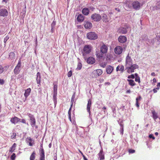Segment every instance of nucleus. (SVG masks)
Here are the masks:
<instances>
[{
    "label": "nucleus",
    "mask_w": 160,
    "mask_h": 160,
    "mask_svg": "<svg viewBox=\"0 0 160 160\" xmlns=\"http://www.w3.org/2000/svg\"><path fill=\"white\" fill-rule=\"evenodd\" d=\"M20 71V69L16 67L14 70V72L15 74H17Z\"/></svg>",
    "instance_id": "e433bc0d"
},
{
    "label": "nucleus",
    "mask_w": 160,
    "mask_h": 160,
    "mask_svg": "<svg viewBox=\"0 0 160 160\" xmlns=\"http://www.w3.org/2000/svg\"><path fill=\"white\" fill-rule=\"evenodd\" d=\"M35 152H33L31 155L30 157V160H34L35 158Z\"/></svg>",
    "instance_id": "7c9ffc66"
},
{
    "label": "nucleus",
    "mask_w": 160,
    "mask_h": 160,
    "mask_svg": "<svg viewBox=\"0 0 160 160\" xmlns=\"http://www.w3.org/2000/svg\"><path fill=\"white\" fill-rule=\"evenodd\" d=\"M40 157H45V152L43 148H42L41 151H40Z\"/></svg>",
    "instance_id": "72a5a7b5"
},
{
    "label": "nucleus",
    "mask_w": 160,
    "mask_h": 160,
    "mask_svg": "<svg viewBox=\"0 0 160 160\" xmlns=\"http://www.w3.org/2000/svg\"><path fill=\"white\" fill-rule=\"evenodd\" d=\"M141 99V97L140 96H139L136 98V107L138 108L139 107V105L138 102V101L140 100Z\"/></svg>",
    "instance_id": "bb28decb"
},
{
    "label": "nucleus",
    "mask_w": 160,
    "mask_h": 160,
    "mask_svg": "<svg viewBox=\"0 0 160 160\" xmlns=\"http://www.w3.org/2000/svg\"><path fill=\"white\" fill-rule=\"evenodd\" d=\"M138 68V66L136 64H133L126 67L127 72L128 73H131L134 72L135 69Z\"/></svg>",
    "instance_id": "f03ea898"
},
{
    "label": "nucleus",
    "mask_w": 160,
    "mask_h": 160,
    "mask_svg": "<svg viewBox=\"0 0 160 160\" xmlns=\"http://www.w3.org/2000/svg\"><path fill=\"white\" fill-rule=\"evenodd\" d=\"M35 42L36 45H37L38 43V39L37 36H36V39H35Z\"/></svg>",
    "instance_id": "680f3d73"
},
{
    "label": "nucleus",
    "mask_w": 160,
    "mask_h": 160,
    "mask_svg": "<svg viewBox=\"0 0 160 160\" xmlns=\"http://www.w3.org/2000/svg\"><path fill=\"white\" fill-rule=\"evenodd\" d=\"M128 78L129 79L132 78L134 79L135 78L133 74H132L130 76H128Z\"/></svg>",
    "instance_id": "603ef678"
},
{
    "label": "nucleus",
    "mask_w": 160,
    "mask_h": 160,
    "mask_svg": "<svg viewBox=\"0 0 160 160\" xmlns=\"http://www.w3.org/2000/svg\"><path fill=\"white\" fill-rule=\"evenodd\" d=\"M92 105V100L91 99H89L88 101V103L87 105V110L89 114H90V108Z\"/></svg>",
    "instance_id": "6ab92c4d"
},
{
    "label": "nucleus",
    "mask_w": 160,
    "mask_h": 160,
    "mask_svg": "<svg viewBox=\"0 0 160 160\" xmlns=\"http://www.w3.org/2000/svg\"><path fill=\"white\" fill-rule=\"evenodd\" d=\"M127 38L124 36H120L118 38V41L122 43H124L127 41Z\"/></svg>",
    "instance_id": "dca6fc26"
},
{
    "label": "nucleus",
    "mask_w": 160,
    "mask_h": 160,
    "mask_svg": "<svg viewBox=\"0 0 160 160\" xmlns=\"http://www.w3.org/2000/svg\"><path fill=\"white\" fill-rule=\"evenodd\" d=\"M101 17V19L104 22L107 23L109 22L110 19L106 14H102V15Z\"/></svg>",
    "instance_id": "4468645a"
},
{
    "label": "nucleus",
    "mask_w": 160,
    "mask_h": 160,
    "mask_svg": "<svg viewBox=\"0 0 160 160\" xmlns=\"http://www.w3.org/2000/svg\"><path fill=\"white\" fill-rule=\"evenodd\" d=\"M39 160H45V157H40Z\"/></svg>",
    "instance_id": "052dcab7"
},
{
    "label": "nucleus",
    "mask_w": 160,
    "mask_h": 160,
    "mask_svg": "<svg viewBox=\"0 0 160 160\" xmlns=\"http://www.w3.org/2000/svg\"><path fill=\"white\" fill-rule=\"evenodd\" d=\"M121 127H122V130L120 131L121 133L122 134V135H123V126L122 124H121L120 125Z\"/></svg>",
    "instance_id": "09e8293b"
},
{
    "label": "nucleus",
    "mask_w": 160,
    "mask_h": 160,
    "mask_svg": "<svg viewBox=\"0 0 160 160\" xmlns=\"http://www.w3.org/2000/svg\"><path fill=\"white\" fill-rule=\"evenodd\" d=\"M36 80H37V84H40V83H41V77H37Z\"/></svg>",
    "instance_id": "ea45409f"
},
{
    "label": "nucleus",
    "mask_w": 160,
    "mask_h": 160,
    "mask_svg": "<svg viewBox=\"0 0 160 160\" xmlns=\"http://www.w3.org/2000/svg\"><path fill=\"white\" fill-rule=\"evenodd\" d=\"M96 72L98 76L101 75L102 73V71L101 69H100L97 70Z\"/></svg>",
    "instance_id": "f704fd0d"
},
{
    "label": "nucleus",
    "mask_w": 160,
    "mask_h": 160,
    "mask_svg": "<svg viewBox=\"0 0 160 160\" xmlns=\"http://www.w3.org/2000/svg\"><path fill=\"white\" fill-rule=\"evenodd\" d=\"M132 3L131 1H127L125 4L126 6L128 8H130L132 7Z\"/></svg>",
    "instance_id": "cd10ccee"
},
{
    "label": "nucleus",
    "mask_w": 160,
    "mask_h": 160,
    "mask_svg": "<svg viewBox=\"0 0 160 160\" xmlns=\"http://www.w3.org/2000/svg\"><path fill=\"white\" fill-rule=\"evenodd\" d=\"M82 67V65L81 63H78V64L77 67L76 68V69L77 70H80Z\"/></svg>",
    "instance_id": "58836bf2"
},
{
    "label": "nucleus",
    "mask_w": 160,
    "mask_h": 160,
    "mask_svg": "<svg viewBox=\"0 0 160 160\" xmlns=\"http://www.w3.org/2000/svg\"><path fill=\"white\" fill-rule=\"evenodd\" d=\"M4 83V81L3 80L0 79V84L3 85Z\"/></svg>",
    "instance_id": "864d4df0"
},
{
    "label": "nucleus",
    "mask_w": 160,
    "mask_h": 160,
    "mask_svg": "<svg viewBox=\"0 0 160 160\" xmlns=\"http://www.w3.org/2000/svg\"><path fill=\"white\" fill-rule=\"evenodd\" d=\"M95 62L94 58L92 57H90L87 59V62L90 64H93Z\"/></svg>",
    "instance_id": "aec40b11"
},
{
    "label": "nucleus",
    "mask_w": 160,
    "mask_h": 160,
    "mask_svg": "<svg viewBox=\"0 0 160 160\" xmlns=\"http://www.w3.org/2000/svg\"><path fill=\"white\" fill-rule=\"evenodd\" d=\"M128 28L129 26L128 25H125L124 27H121L119 28L118 30V32L122 34H126L127 32V29Z\"/></svg>",
    "instance_id": "423d86ee"
},
{
    "label": "nucleus",
    "mask_w": 160,
    "mask_h": 160,
    "mask_svg": "<svg viewBox=\"0 0 160 160\" xmlns=\"http://www.w3.org/2000/svg\"><path fill=\"white\" fill-rule=\"evenodd\" d=\"M124 68L123 65H121L120 66V71L122 72L124 71Z\"/></svg>",
    "instance_id": "a19ab883"
},
{
    "label": "nucleus",
    "mask_w": 160,
    "mask_h": 160,
    "mask_svg": "<svg viewBox=\"0 0 160 160\" xmlns=\"http://www.w3.org/2000/svg\"><path fill=\"white\" fill-rule=\"evenodd\" d=\"M123 51L122 48L120 46H117L114 49V51L115 53L118 55H119L122 53Z\"/></svg>",
    "instance_id": "0eeeda50"
},
{
    "label": "nucleus",
    "mask_w": 160,
    "mask_h": 160,
    "mask_svg": "<svg viewBox=\"0 0 160 160\" xmlns=\"http://www.w3.org/2000/svg\"><path fill=\"white\" fill-rule=\"evenodd\" d=\"M16 147V144L15 143H14L12 146L10 148L9 151L10 152H13L15 150V148Z\"/></svg>",
    "instance_id": "c756f323"
},
{
    "label": "nucleus",
    "mask_w": 160,
    "mask_h": 160,
    "mask_svg": "<svg viewBox=\"0 0 160 160\" xmlns=\"http://www.w3.org/2000/svg\"><path fill=\"white\" fill-rule=\"evenodd\" d=\"M128 81L129 82V84L131 86H134L136 84L133 80L132 79H128Z\"/></svg>",
    "instance_id": "393cba45"
},
{
    "label": "nucleus",
    "mask_w": 160,
    "mask_h": 160,
    "mask_svg": "<svg viewBox=\"0 0 160 160\" xmlns=\"http://www.w3.org/2000/svg\"><path fill=\"white\" fill-rule=\"evenodd\" d=\"M149 137L150 138H152L153 139H154L155 138V137L153 136L152 134L149 135Z\"/></svg>",
    "instance_id": "6e6d98bb"
},
{
    "label": "nucleus",
    "mask_w": 160,
    "mask_h": 160,
    "mask_svg": "<svg viewBox=\"0 0 160 160\" xmlns=\"http://www.w3.org/2000/svg\"><path fill=\"white\" fill-rule=\"evenodd\" d=\"M8 15V10L5 8L0 9V16L3 17L7 16Z\"/></svg>",
    "instance_id": "9b49d317"
},
{
    "label": "nucleus",
    "mask_w": 160,
    "mask_h": 160,
    "mask_svg": "<svg viewBox=\"0 0 160 160\" xmlns=\"http://www.w3.org/2000/svg\"><path fill=\"white\" fill-rule=\"evenodd\" d=\"M120 66H119V65H118L116 68V71L118 72V71H120Z\"/></svg>",
    "instance_id": "4d7b16f0"
},
{
    "label": "nucleus",
    "mask_w": 160,
    "mask_h": 160,
    "mask_svg": "<svg viewBox=\"0 0 160 160\" xmlns=\"http://www.w3.org/2000/svg\"><path fill=\"white\" fill-rule=\"evenodd\" d=\"M26 142L30 146H32L34 144V140L30 137H28L26 138Z\"/></svg>",
    "instance_id": "1a4fd4ad"
},
{
    "label": "nucleus",
    "mask_w": 160,
    "mask_h": 160,
    "mask_svg": "<svg viewBox=\"0 0 160 160\" xmlns=\"http://www.w3.org/2000/svg\"><path fill=\"white\" fill-rule=\"evenodd\" d=\"M84 27L87 29H90L92 28V23L89 21L84 22Z\"/></svg>",
    "instance_id": "2eb2a0df"
},
{
    "label": "nucleus",
    "mask_w": 160,
    "mask_h": 160,
    "mask_svg": "<svg viewBox=\"0 0 160 160\" xmlns=\"http://www.w3.org/2000/svg\"><path fill=\"white\" fill-rule=\"evenodd\" d=\"M72 104L71 105V107L69 108V111H68V118L69 120L71 122H72V119H71V111L72 109Z\"/></svg>",
    "instance_id": "a878e982"
},
{
    "label": "nucleus",
    "mask_w": 160,
    "mask_h": 160,
    "mask_svg": "<svg viewBox=\"0 0 160 160\" xmlns=\"http://www.w3.org/2000/svg\"><path fill=\"white\" fill-rule=\"evenodd\" d=\"M57 93H56V94L55 93H53V100L54 102V104L55 105V107H56V105L57 103Z\"/></svg>",
    "instance_id": "c85d7f7f"
},
{
    "label": "nucleus",
    "mask_w": 160,
    "mask_h": 160,
    "mask_svg": "<svg viewBox=\"0 0 160 160\" xmlns=\"http://www.w3.org/2000/svg\"><path fill=\"white\" fill-rule=\"evenodd\" d=\"M56 22L55 21H53L51 24V31L52 32H53V31L54 29V26L56 25Z\"/></svg>",
    "instance_id": "473e14b6"
},
{
    "label": "nucleus",
    "mask_w": 160,
    "mask_h": 160,
    "mask_svg": "<svg viewBox=\"0 0 160 160\" xmlns=\"http://www.w3.org/2000/svg\"><path fill=\"white\" fill-rule=\"evenodd\" d=\"M131 92V91L130 90H128L127 91L126 93H130Z\"/></svg>",
    "instance_id": "69168bd1"
},
{
    "label": "nucleus",
    "mask_w": 160,
    "mask_h": 160,
    "mask_svg": "<svg viewBox=\"0 0 160 160\" xmlns=\"http://www.w3.org/2000/svg\"><path fill=\"white\" fill-rule=\"evenodd\" d=\"M95 54L98 58L101 59L103 57L104 53L100 50V51H96Z\"/></svg>",
    "instance_id": "f3484780"
},
{
    "label": "nucleus",
    "mask_w": 160,
    "mask_h": 160,
    "mask_svg": "<svg viewBox=\"0 0 160 160\" xmlns=\"http://www.w3.org/2000/svg\"><path fill=\"white\" fill-rule=\"evenodd\" d=\"M106 63L104 62L100 64V66L104 68L106 66Z\"/></svg>",
    "instance_id": "de8ad7c7"
},
{
    "label": "nucleus",
    "mask_w": 160,
    "mask_h": 160,
    "mask_svg": "<svg viewBox=\"0 0 160 160\" xmlns=\"http://www.w3.org/2000/svg\"><path fill=\"white\" fill-rule=\"evenodd\" d=\"M28 115L29 118L30 124L32 127H34L36 125V122L33 116L31 113H28Z\"/></svg>",
    "instance_id": "20e7f679"
},
{
    "label": "nucleus",
    "mask_w": 160,
    "mask_h": 160,
    "mask_svg": "<svg viewBox=\"0 0 160 160\" xmlns=\"http://www.w3.org/2000/svg\"><path fill=\"white\" fill-rule=\"evenodd\" d=\"M101 15L96 13L92 14L91 16L92 19L96 22H98L100 21L101 19Z\"/></svg>",
    "instance_id": "7ed1b4c3"
},
{
    "label": "nucleus",
    "mask_w": 160,
    "mask_h": 160,
    "mask_svg": "<svg viewBox=\"0 0 160 160\" xmlns=\"http://www.w3.org/2000/svg\"><path fill=\"white\" fill-rule=\"evenodd\" d=\"M58 85L57 84H53V93H57Z\"/></svg>",
    "instance_id": "c9c22d12"
},
{
    "label": "nucleus",
    "mask_w": 160,
    "mask_h": 160,
    "mask_svg": "<svg viewBox=\"0 0 160 160\" xmlns=\"http://www.w3.org/2000/svg\"><path fill=\"white\" fill-rule=\"evenodd\" d=\"M22 123H24V124H26V121L25 119H22L20 120V121Z\"/></svg>",
    "instance_id": "5fc2aeb1"
},
{
    "label": "nucleus",
    "mask_w": 160,
    "mask_h": 160,
    "mask_svg": "<svg viewBox=\"0 0 160 160\" xmlns=\"http://www.w3.org/2000/svg\"><path fill=\"white\" fill-rule=\"evenodd\" d=\"M113 70V68L111 65H108L106 67V71L108 74H111Z\"/></svg>",
    "instance_id": "a211bd4d"
},
{
    "label": "nucleus",
    "mask_w": 160,
    "mask_h": 160,
    "mask_svg": "<svg viewBox=\"0 0 160 160\" xmlns=\"http://www.w3.org/2000/svg\"><path fill=\"white\" fill-rule=\"evenodd\" d=\"M42 144H41V145H40V151H41V149L42 148H43V147H42Z\"/></svg>",
    "instance_id": "e2e57ef3"
},
{
    "label": "nucleus",
    "mask_w": 160,
    "mask_h": 160,
    "mask_svg": "<svg viewBox=\"0 0 160 160\" xmlns=\"http://www.w3.org/2000/svg\"><path fill=\"white\" fill-rule=\"evenodd\" d=\"M151 75L152 76H155V73L154 72H152L151 73Z\"/></svg>",
    "instance_id": "338daca9"
},
{
    "label": "nucleus",
    "mask_w": 160,
    "mask_h": 160,
    "mask_svg": "<svg viewBox=\"0 0 160 160\" xmlns=\"http://www.w3.org/2000/svg\"><path fill=\"white\" fill-rule=\"evenodd\" d=\"M41 75L40 72H38L37 74V77H41Z\"/></svg>",
    "instance_id": "13d9d810"
},
{
    "label": "nucleus",
    "mask_w": 160,
    "mask_h": 160,
    "mask_svg": "<svg viewBox=\"0 0 160 160\" xmlns=\"http://www.w3.org/2000/svg\"><path fill=\"white\" fill-rule=\"evenodd\" d=\"M100 160H102L104 159V156L103 154V151L102 149L100 152L98 154Z\"/></svg>",
    "instance_id": "b1692460"
},
{
    "label": "nucleus",
    "mask_w": 160,
    "mask_h": 160,
    "mask_svg": "<svg viewBox=\"0 0 160 160\" xmlns=\"http://www.w3.org/2000/svg\"><path fill=\"white\" fill-rule=\"evenodd\" d=\"M15 57V54L13 52H11L10 53L9 58L11 59H13Z\"/></svg>",
    "instance_id": "2f4dec72"
},
{
    "label": "nucleus",
    "mask_w": 160,
    "mask_h": 160,
    "mask_svg": "<svg viewBox=\"0 0 160 160\" xmlns=\"http://www.w3.org/2000/svg\"><path fill=\"white\" fill-rule=\"evenodd\" d=\"M84 20V17L81 14H79L77 18V20L79 22H82Z\"/></svg>",
    "instance_id": "412c9836"
},
{
    "label": "nucleus",
    "mask_w": 160,
    "mask_h": 160,
    "mask_svg": "<svg viewBox=\"0 0 160 160\" xmlns=\"http://www.w3.org/2000/svg\"><path fill=\"white\" fill-rule=\"evenodd\" d=\"M78 151L81 154V155H82V157H83V156H85L84 155H83V153H82V151H81L80 149H78Z\"/></svg>",
    "instance_id": "bf43d9fd"
},
{
    "label": "nucleus",
    "mask_w": 160,
    "mask_h": 160,
    "mask_svg": "<svg viewBox=\"0 0 160 160\" xmlns=\"http://www.w3.org/2000/svg\"><path fill=\"white\" fill-rule=\"evenodd\" d=\"M87 38L89 39L94 40L97 38L98 36L94 32H90L88 33L87 35Z\"/></svg>",
    "instance_id": "39448f33"
},
{
    "label": "nucleus",
    "mask_w": 160,
    "mask_h": 160,
    "mask_svg": "<svg viewBox=\"0 0 160 160\" xmlns=\"http://www.w3.org/2000/svg\"><path fill=\"white\" fill-rule=\"evenodd\" d=\"M153 117L154 119H156L158 118L157 114L154 111L152 112Z\"/></svg>",
    "instance_id": "4c0bfd02"
},
{
    "label": "nucleus",
    "mask_w": 160,
    "mask_h": 160,
    "mask_svg": "<svg viewBox=\"0 0 160 160\" xmlns=\"http://www.w3.org/2000/svg\"><path fill=\"white\" fill-rule=\"evenodd\" d=\"M153 91L154 93L157 92V90L155 88L153 89Z\"/></svg>",
    "instance_id": "0e129e2a"
},
{
    "label": "nucleus",
    "mask_w": 160,
    "mask_h": 160,
    "mask_svg": "<svg viewBox=\"0 0 160 160\" xmlns=\"http://www.w3.org/2000/svg\"><path fill=\"white\" fill-rule=\"evenodd\" d=\"M132 60L130 57L128 55L126 58V67L130 66L132 65Z\"/></svg>",
    "instance_id": "6e6552de"
},
{
    "label": "nucleus",
    "mask_w": 160,
    "mask_h": 160,
    "mask_svg": "<svg viewBox=\"0 0 160 160\" xmlns=\"http://www.w3.org/2000/svg\"><path fill=\"white\" fill-rule=\"evenodd\" d=\"M132 5L133 8L135 9H138L140 7V3L138 1L133 2L132 3Z\"/></svg>",
    "instance_id": "ddd939ff"
},
{
    "label": "nucleus",
    "mask_w": 160,
    "mask_h": 160,
    "mask_svg": "<svg viewBox=\"0 0 160 160\" xmlns=\"http://www.w3.org/2000/svg\"><path fill=\"white\" fill-rule=\"evenodd\" d=\"M31 91V89L30 88L27 89L25 90V92L24 93V96L26 98H27V97L29 95Z\"/></svg>",
    "instance_id": "5701e85b"
},
{
    "label": "nucleus",
    "mask_w": 160,
    "mask_h": 160,
    "mask_svg": "<svg viewBox=\"0 0 160 160\" xmlns=\"http://www.w3.org/2000/svg\"><path fill=\"white\" fill-rule=\"evenodd\" d=\"M72 75V71H70L68 73V77H71Z\"/></svg>",
    "instance_id": "8fccbe9b"
},
{
    "label": "nucleus",
    "mask_w": 160,
    "mask_h": 160,
    "mask_svg": "<svg viewBox=\"0 0 160 160\" xmlns=\"http://www.w3.org/2000/svg\"><path fill=\"white\" fill-rule=\"evenodd\" d=\"M4 71V68L0 64V74L2 73Z\"/></svg>",
    "instance_id": "c03bdc74"
},
{
    "label": "nucleus",
    "mask_w": 160,
    "mask_h": 160,
    "mask_svg": "<svg viewBox=\"0 0 160 160\" xmlns=\"http://www.w3.org/2000/svg\"><path fill=\"white\" fill-rule=\"evenodd\" d=\"M16 133L13 132L12 133V135L11 136V138L12 139H14L16 138Z\"/></svg>",
    "instance_id": "49530a36"
},
{
    "label": "nucleus",
    "mask_w": 160,
    "mask_h": 160,
    "mask_svg": "<svg viewBox=\"0 0 160 160\" xmlns=\"http://www.w3.org/2000/svg\"><path fill=\"white\" fill-rule=\"evenodd\" d=\"M83 158L84 160H88L87 158L85 157V156H83Z\"/></svg>",
    "instance_id": "774afa93"
},
{
    "label": "nucleus",
    "mask_w": 160,
    "mask_h": 160,
    "mask_svg": "<svg viewBox=\"0 0 160 160\" xmlns=\"http://www.w3.org/2000/svg\"><path fill=\"white\" fill-rule=\"evenodd\" d=\"M100 50L102 53H103L104 54H106L108 52V47L107 45L103 43L100 48Z\"/></svg>",
    "instance_id": "9d476101"
},
{
    "label": "nucleus",
    "mask_w": 160,
    "mask_h": 160,
    "mask_svg": "<svg viewBox=\"0 0 160 160\" xmlns=\"http://www.w3.org/2000/svg\"><path fill=\"white\" fill-rule=\"evenodd\" d=\"M128 152L130 153H132L135 152V150L132 149H129L128 150Z\"/></svg>",
    "instance_id": "3c124183"
},
{
    "label": "nucleus",
    "mask_w": 160,
    "mask_h": 160,
    "mask_svg": "<svg viewBox=\"0 0 160 160\" xmlns=\"http://www.w3.org/2000/svg\"><path fill=\"white\" fill-rule=\"evenodd\" d=\"M135 81L136 82H138L139 83H140L141 82L140 78L139 76L136 77Z\"/></svg>",
    "instance_id": "79ce46f5"
},
{
    "label": "nucleus",
    "mask_w": 160,
    "mask_h": 160,
    "mask_svg": "<svg viewBox=\"0 0 160 160\" xmlns=\"http://www.w3.org/2000/svg\"><path fill=\"white\" fill-rule=\"evenodd\" d=\"M89 12V9L87 8H84L82 9V13L85 15H88Z\"/></svg>",
    "instance_id": "4be33fe9"
},
{
    "label": "nucleus",
    "mask_w": 160,
    "mask_h": 160,
    "mask_svg": "<svg viewBox=\"0 0 160 160\" xmlns=\"http://www.w3.org/2000/svg\"><path fill=\"white\" fill-rule=\"evenodd\" d=\"M21 60H19L18 61V63L16 67L20 69V68L21 67Z\"/></svg>",
    "instance_id": "37998d69"
},
{
    "label": "nucleus",
    "mask_w": 160,
    "mask_h": 160,
    "mask_svg": "<svg viewBox=\"0 0 160 160\" xmlns=\"http://www.w3.org/2000/svg\"><path fill=\"white\" fill-rule=\"evenodd\" d=\"M92 49V47L91 45H86L84 46L83 51L82 52V54L83 58L85 59H86V55L89 53L91 52Z\"/></svg>",
    "instance_id": "f257e3e1"
},
{
    "label": "nucleus",
    "mask_w": 160,
    "mask_h": 160,
    "mask_svg": "<svg viewBox=\"0 0 160 160\" xmlns=\"http://www.w3.org/2000/svg\"><path fill=\"white\" fill-rule=\"evenodd\" d=\"M16 158L15 154L14 153H13L12 155L11 158L12 160H14Z\"/></svg>",
    "instance_id": "a18cd8bd"
},
{
    "label": "nucleus",
    "mask_w": 160,
    "mask_h": 160,
    "mask_svg": "<svg viewBox=\"0 0 160 160\" xmlns=\"http://www.w3.org/2000/svg\"><path fill=\"white\" fill-rule=\"evenodd\" d=\"M21 119L15 116L11 118L10 122L12 123L15 124L20 121Z\"/></svg>",
    "instance_id": "f8f14e48"
}]
</instances>
